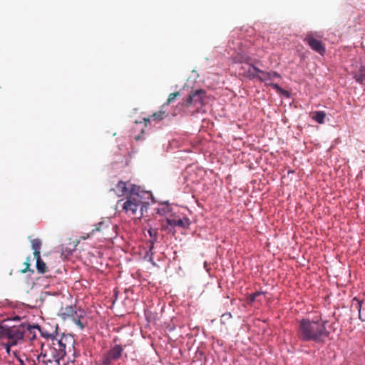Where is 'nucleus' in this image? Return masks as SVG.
<instances>
[{
    "label": "nucleus",
    "mask_w": 365,
    "mask_h": 365,
    "mask_svg": "<svg viewBox=\"0 0 365 365\" xmlns=\"http://www.w3.org/2000/svg\"><path fill=\"white\" fill-rule=\"evenodd\" d=\"M150 120V118H143V122L138 123L136 121L135 123V125L132 128V134L131 136L136 140H140L141 134H143L144 133V128L147 126V123H149Z\"/></svg>",
    "instance_id": "9"
},
{
    "label": "nucleus",
    "mask_w": 365,
    "mask_h": 365,
    "mask_svg": "<svg viewBox=\"0 0 365 365\" xmlns=\"http://www.w3.org/2000/svg\"><path fill=\"white\" fill-rule=\"evenodd\" d=\"M24 265H25V268L23 269L22 270H21V273H26L27 271L30 270L29 269V267H30L29 257H28L26 262H24Z\"/></svg>",
    "instance_id": "27"
},
{
    "label": "nucleus",
    "mask_w": 365,
    "mask_h": 365,
    "mask_svg": "<svg viewBox=\"0 0 365 365\" xmlns=\"http://www.w3.org/2000/svg\"><path fill=\"white\" fill-rule=\"evenodd\" d=\"M316 37H321V36H319L317 32H308L304 38V42L309 45L313 51L323 56L326 52L325 46Z\"/></svg>",
    "instance_id": "7"
},
{
    "label": "nucleus",
    "mask_w": 365,
    "mask_h": 365,
    "mask_svg": "<svg viewBox=\"0 0 365 365\" xmlns=\"http://www.w3.org/2000/svg\"><path fill=\"white\" fill-rule=\"evenodd\" d=\"M132 185L133 184H128L124 181L120 180L118 182L115 188L113 189V190L119 197L124 195L128 196L130 195Z\"/></svg>",
    "instance_id": "10"
},
{
    "label": "nucleus",
    "mask_w": 365,
    "mask_h": 365,
    "mask_svg": "<svg viewBox=\"0 0 365 365\" xmlns=\"http://www.w3.org/2000/svg\"><path fill=\"white\" fill-rule=\"evenodd\" d=\"M268 76H269L272 81L275 78H280V75L275 71L269 72Z\"/></svg>",
    "instance_id": "28"
},
{
    "label": "nucleus",
    "mask_w": 365,
    "mask_h": 365,
    "mask_svg": "<svg viewBox=\"0 0 365 365\" xmlns=\"http://www.w3.org/2000/svg\"><path fill=\"white\" fill-rule=\"evenodd\" d=\"M60 315L63 319L71 317L73 322L80 328V329L83 330L84 329V324L81 321V318L83 316V312L82 310L77 312L75 310L73 307L66 306L65 307H61L60 310Z\"/></svg>",
    "instance_id": "6"
},
{
    "label": "nucleus",
    "mask_w": 365,
    "mask_h": 365,
    "mask_svg": "<svg viewBox=\"0 0 365 365\" xmlns=\"http://www.w3.org/2000/svg\"><path fill=\"white\" fill-rule=\"evenodd\" d=\"M36 259V269L38 272L43 274L47 272V266L46 263L41 259V256L34 257Z\"/></svg>",
    "instance_id": "16"
},
{
    "label": "nucleus",
    "mask_w": 365,
    "mask_h": 365,
    "mask_svg": "<svg viewBox=\"0 0 365 365\" xmlns=\"http://www.w3.org/2000/svg\"><path fill=\"white\" fill-rule=\"evenodd\" d=\"M270 86L275 90L279 92H282L283 90L280 88V86L277 83H270Z\"/></svg>",
    "instance_id": "30"
},
{
    "label": "nucleus",
    "mask_w": 365,
    "mask_h": 365,
    "mask_svg": "<svg viewBox=\"0 0 365 365\" xmlns=\"http://www.w3.org/2000/svg\"><path fill=\"white\" fill-rule=\"evenodd\" d=\"M206 92L198 89L190 94L178 105V108L183 113H195L199 111L204 104Z\"/></svg>",
    "instance_id": "5"
},
{
    "label": "nucleus",
    "mask_w": 365,
    "mask_h": 365,
    "mask_svg": "<svg viewBox=\"0 0 365 365\" xmlns=\"http://www.w3.org/2000/svg\"><path fill=\"white\" fill-rule=\"evenodd\" d=\"M326 113L324 111H315L312 113V119L318 123L322 124L324 122Z\"/></svg>",
    "instance_id": "17"
},
{
    "label": "nucleus",
    "mask_w": 365,
    "mask_h": 365,
    "mask_svg": "<svg viewBox=\"0 0 365 365\" xmlns=\"http://www.w3.org/2000/svg\"><path fill=\"white\" fill-rule=\"evenodd\" d=\"M32 249L34 250V256L38 257L41 256L40 250L42 246V242L40 239H34L31 241Z\"/></svg>",
    "instance_id": "14"
},
{
    "label": "nucleus",
    "mask_w": 365,
    "mask_h": 365,
    "mask_svg": "<svg viewBox=\"0 0 365 365\" xmlns=\"http://www.w3.org/2000/svg\"><path fill=\"white\" fill-rule=\"evenodd\" d=\"M167 222L169 225L173 227H180L182 228H187L190 225V220L187 218H172L167 219Z\"/></svg>",
    "instance_id": "11"
},
{
    "label": "nucleus",
    "mask_w": 365,
    "mask_h": 365,
    "mask_svg": "<svg viewBox=\"0 0 365 365\" xmlns=\"http://www.w3.org/2000/svg\"><path fill=\"white\" fill-rule=\"evenodd\" d=\"M55 364H59V361H56L55 359L51 356V359H46L43 361V365H55Z\"/></svg>",
    "instance_id": "25"
},
{
    "label": "nucleus",
    "mask_w": 365,
    "mask_h": 365,
    "mask_svg": "<svg viewBox=\"0 0 365 365\" xmlns=\"http://www.w3.org/2000/svg\"><path fill=\"white\" fill-rule=\"evenodd\" d=\"M264 294V293L262 292H257L255 293H253V294H250L247 297L248 303L251 304V303L254 302L259 295H262V294Z\"/></svg>",
    "instance_id": "23"
},
{
    "label": "nucleus",
    "mask_w": 365,
    "mask_h": 365,
    "mask_svg": "<svg viewBox=\"0 0 365 365\" xmlns=\"http://www.w3.org/2000/svg\"><path fill=\"white\" fill-rule=\"evenodd\" d=\"M261 70L255 66L250 65L247 71V77L250 78H257L259 80V73Z\"/></svg>",
    "instance_id": "15"
},
{
    "label": "nucleus",
    "mask_w": 365,
    "mask_h": 365,
    "mask_svg": "<svg viewBox=\"0 0 365 365\" xmlns=\"http://www.w3.org/2000/svg\"><path fill=\"white\" fill-rule=\"evenodd\" d=\"M327 323V321L322 320L321 317H315L312 319H302L298 322L297 336L303 342L323 343L329 336Z\"/></svg>",
    "instance_id": "1"
},
{
    "label": "nucleus",
    "mask_w": 365,
    "mask_h": 365,
    "mask_svg": "<svg viewBox=\"0 0 365 365\" xmlns=\"http://www.w3.org/2000/svg\"><path fill=\"white\" fill-rule=\"evenodd\" d=\"M106 224L104 222H100L97 225H95V228L92 230L90 234H88L87 236H83L82 239L86 240L88 239L90 237V235H94L96 232H101L103 230L105 229Z\"/></svg>",
    "instance_id": "18"
},
{
    "label": "nucleus",
    "mask_w": 365,
    "mask_h": 365,
    "mask_svg": "<svg viewBox=\"0 0 365 365\" xmlns=\"http://www.w3.org/2000/svg\"><path fill=\"white\" fill-rule=\"evenodd\" d=\"M361 304H362V301L359 299L357 297H354L352 299L351 307H355L358 310L359 318H361Z\"/></svg>",
    "instance_id": "19"
},
{
    "label": "nucleus",
    "mask_w": 365,
    "mask_h": 365,
    "mask_svg": "<svg viewBox=\"0 0 365 365\" xmlns=\"http://www.w3.org/2000/svg\"><path fill=\"white\" fill-rule=\"evenodd\" d=\"M123 202V200H120L118 201V205H120V203Z\"/></svg>",
    "instance_id": "31"
},
{
    "label": "nucleus",
    "mask_w": 365,
    "mask_h": 365,
    "mask_svg": "<svg viewBox=\"0 0 365 365\" xmlns=\"http://www.w3.org/2000/svg\"><path fill=\"white\" fill-rule=\"evenodd\" d=\"M355 80L361 83L365 84V66H361L354 73Z\"/></svg>",
    "instance_id": "13"
},
{
    "label": "nucleus",
    "mask_w": 365,
    "mask_h": 365,
    "mask_svg": "<svg viewBox=\"0 0 365 365\" xmlns=\"http://www.w3.org/2000/svg\"><path fill=\"white\" fill-rule=\"evenodd\" d=\"M48 343L51 354L56 361L63 359L66 355L67 349L73 348V340L70 336L63 335L59 339L51 334H43Z\"/></svg>",
    "instance_id": "2"
},
{
    "label": "nucleus",
    "mask_w": 365,
    "mask_h": 365,
    "mask_svg": "<svg viewBox=\"0 0 365 365\" xmlns=\"http://www.w3.org/2000/svg\"><path fill=\"white\" fill-rule=\"evenodd\" d=\"M123 349L120 345H115L112 347L103 358L104 365H110L113 361H116L120 358Z\"/></svg>",
    "instance_id": "8"
},
{
    "label": "nucleus",
    "mask_w": 365,
    "mask_h": 365,
    "mask_svg": "<svg viewBox=\"0 0 365 365\" xmlns=\"http://www.w3.org/2000/svg\"><path fill=\"white\" fill-rule=\"evenodd\" d=\"M51 357H48L46 353L41 352L39 355L37 356V361L38 363L41 362L43 364V360L51 359Z\"/></svg>",
    "instance_id": "24"
},
{
    "label": "nucleus",
    "mask_w": 365,
    "mask_h": 365,
    "mask_svg": "<svg viewBox=\"0 0 365 365\" xmlns=\"http://www.w3.org/2000/svg\"><path fill=\"white\" fill-rule=\"evenodd\" d=\"M269 72H265L261 70L259 77V81L261 82H267V81H271V78L269 76H268Z\"/></svg>",
    "instance_id": "21"
},
{
    "label": "nucleus",
    "mask_w": 365,
    "mask_h": 365,
    "mask_svg": "<svg viewBox=\"0 0 365 365\" xmlns=\"http://www.w3.org/2000/svg\"><path fill=\"white\" fill-rule=\"evenodd\" d=\"M13 354L15 356V357L18 359L19 361L20 365H25L24 361L22 359H21L19 356L16 351H13Z\"/></svg>",
    "instance_id": "29"
},
{
    "label": "nucleus",
    "mask_w": 365,
    "mask_h": 365,
    "mask_svg": "<svg viewBox=\"0 0 365 365\" xmlns=\"http://www.w3.org/2000/svg\"><path fill=\"white\" fill-rule=\"evenodd\" d=\"M31 329L29 324L24 323L18 326H0V344L17 345L23 341L26 331H31Z\"/></svg>",
    "instance_id": "3"
},
{
    "label": "nucleus",
    "mask_w": 365,
    "mask_h": 365,
    "mask_svg": "<svg viewBox=\"0 0 365 365\" xmlns=\"http://www.w3.org/2000/svg\"><path fill=\"white\" fill-rule=\"evenodd\" d=\"M4 322H5V321H4ZM0 326H6V324H3V322H1L0 321Z\"/></svg>",
    "instance_id": "32"
},
{
    "label": "nucleus",
    "mask_w": 365,
    "mask_h": 365,
    "mask_svg": "<svg viewBox=\"0 0 365 365\" xmlns=\"http://www.w3.org/2000/svg\"><path fill=\"white\" fill-rule=\"evenodd\" d=\"M148 205L143 201V197L140 194V187L132 185L130 195L127 196L126 200L122 204L123 211L128 215H135L139 211L140 217L143 215V208Z\"/></svg>",
    "instance_id": "4"
},
{
    "label": "nucleus",
    "mask_w": 365,
    "mask_h": 365,
    "mask_svg": "<svg viewBox=\"0 0 365 365\" xmlns=\"http://www.w3.org/2000/svg\"><path fill=\"white\" fill-rule=\"evenodd\" d=\"M180 96V92H174L169 95L168 98L166 101V103L163 105V107L165 106L170 105L173 101L175 100V98Z\"/></svg>",
    "instance_id": "22"
},
{
    "label": "nucleus",
    "mask_w": 365,
    "mask_h": 365,
    "mask_svg": "<svg viewBox=\"0 0 365 365\" xmlns=\"http://www.w3.org/2000/svg\"><path fill=\"white\" fill-rule=\"evenodd\" d=\"M148 232L150 237V239L148 241V242L150 243L149 252H152V250L154 248V245L157 242V240H158V232L157 229L150 228L148 230Z\"/></svg>",
    "instance_id": "12"
},
{
    "label": "nucleus",
    "mask_w": 365,
    "mask_h": 365,
    "mask_svg": "<svg viewBox=\"0 0 365 365\" xmlns=\"http://www.w3.org/2000/svg\"><path fill=\"white\" fill-rule=\"evenodd\" d=\"M166 113L165 111H163V110H160L158 112H156L155 113H153L152 115H151V118L155 120H163L165 116H166Z\"/></svg>",
    "instance_id": "20"
},
{
    "label": "nucleus",
    "mask_w": 365,
    "mask_h": 365,
    "mask_svg": "<svg viewBox=\"0 0 365 365\" xmlns=\"http://www.w3.org/2000/svg\"><path fill=\"white\" fill-rule=\"evenodd\" d=\"M0 345L5 348L6 354L8 355H10L11 347L14 346V345H10V344H9V343L0 344Z\"/></svg>",
    "instance_id": "26"
}]
</instances>
